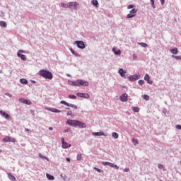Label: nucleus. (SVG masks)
<instances>
[{
  "instance_id": "nucleus-1",
  "label": "nucleus",
  "mask_w": 181,
  "mask_h": 181,
  "mask_svg": "<svg viewBox=\"0 0 181 181\" xmlns=\"http://www.w3.org/2000/svg\"><path fill=\"white\" fill-rule=\"evenodd\" d=\"M70 86H74L75 87H80L81 86L88 87V82L82 79H77L76 81H68Z\"/></svg>"
},
{
  "instance_id": "nucleus-2",
  "label": "nucleus",
  "mask_w": 181,
  "mask_h": 181,
  "mask_svg": "<svg viewBox=\"0 0 181 181\" xmlns=\"http://www.w3.org/2000/svg\"><path fill=\"white\" fill-rule=\"evenodd\" d=\"M40 76L44 78H47L48 80H52V78H53V74H52V72L45 69L40 71Z\"/></svg>"
},
{
  "instance_id": "nucleus-3",
  "label": "nucleus",
  "mask_w": 181,
  "mask_h": 181,
  "mask_svg": "<svg viewBox=\"0 0 181 181\" xmlns=\"http://www.w3.org/2000/svg\"><path fill=\"white\" fill-rule=\"evenodd\" d=\"M74 45H76L77 47L81 49H83L86 47V44L84 43V41H81V40L75 41L74 42Z\"/></svg>"
},
{
  "instance_id": "nucleus-4",
  "label": "nucleus",
  "mask_w": 181,
  "mask_h": 181,
  "mask_svg": "<svg viewBox=\"0 0 181 181\" xmlns=\"http://www.w3.org/2000/svg\"><path fill=\"white\" fill-rule=\"evenodd\" d=\"M140 78L141 75H139V74H136L134 75H132L127 77L129 81H136V80H139Z\"/></svg>"
},
{
  "instance_id": "nucleus-5",
  "label": "nucleus",
  "mask_w": 181,
  "mask_h": 181,
  "mask_svg": "<svg viewBox=\"0 0 181 181\" xmlns=\"http://www.w3.org/2000/svg\"><path fill=\"white\" fill-rule=\"evenodd\" d=\"M138 12V10L136 8H133L129 11V13L127 15V19H131L136 16V13Z\"/></svg>"
},
{
  "instance_id": "nucleus-6",
  "label": "nucleus",
  "mask_w": 181,
  "mask_h": 181,
  "mask_svg": "<svg viewBox=\"0 0 181 181\" xmlns=\"http://www.w3.org/2000/svg\"><path fill=\"white\" fill-rule=\"evenodd\" d=\"M22 53H25V50L19 49L17 52V56H18V57H20V59H21V60H23V62H25L26 56L25 54H22Z\"/></svg>"
},
{
  "instance_id": "nucleus-7",
  "label": "nucleus",
  "mask_w": 181,
  "mask_h": 181,
  "mask_svg": "<svg viewBox=\"0 0 181 181\" xmlns=\"http://www.w3.org/2000/svg\"><path fill=\"white\" fill-rule=\"evenodd\" d=\"M4 142H12L13 144H15L16 142V139L11 137V136H6L3 139Z\"/></svg>"
},
{
  "instance_id": "nucleus-8",
  "label": "nucleus",
  "mask_w": 181,
  "mask_h": 181,
  "mask_svg": "<svg viewBox=\"0 0 181 181\" xmlns=\"http://www.w3.org/2000/svg\"><path fill=\"white\" fill-rule=\"evenodd\" d=\"M76 127H79V128H86V123L76 120L75 124V128H76Z\"/></svg>"
},
{
  "instance_id": "nucleus-9",
  "label": "nucleus",
  "mask_w": 181,
  "mask_h": 181,
  "mask_svg": "<svg viewBox=\"0 0 181 181\" xmlns=\"http://www.w3.org/2000/svg\"><path fill=\"white\" fill-rule=\"evenodd\" d=\"M62 148L64 149H67V148H70V146H71V144L64 141V138L62 139Z\"/></svg>"
},
{
  "instance_id": "nucleus-10",
  "label": "nucleus",
  "mask_w": 181,
  "mask_h": 181,
  "mask_svg": "<svg viewBox=\"0 0 181 181\" xmlns=\"http://www.w3.org/2000/svg\"><path fill=\"white\" fill-rule=\"evenodd\" d=\"M119 98H120V101H122V103H125L128 101V94L124 93L120 96Z\"/></svg>"
},
{
  "instance_id": "nucleus-11",
  "label": "nucleus",
  "mask_w": 181,
  "mask_h": 181,
  "mask_svg": "<svg viewBox=\"0 0 181 181\" xmlns=\"http://www.w3.org/2000/svg\"><path fill=\"white\" fill-rule=\"evenodd\" d=\"M76 95H78V97H81V98H90V95L88 93H78Z\"/></svg>"
},
{
  "instance_id": "nucleus-12",
  "label": "nucleus",
  "mask_w": 181,
  "mask_h": 181,
  "mask_svg": "<svg viewBox=\"0 0 181 181\" xmlns=\"http://www.w3.org/2000/svg\"><path fill=\"white\" fill-rule=\"evenodd\" d=\"M76 120L68 119L66 121V124L68 125H70V127H74L76 128Z\"/></svg>"
},
{
  "instance_id": "nucleus-13",
  "label": "nucleus",
  "mask_w": 181,
  "mask_h": 181,
  "mask_svg": "<svg viewBox=\"0 0 181 181\" xmlns=\"http://www.w3.org/2000/svg\"><path fill=\"white\" fill-rule=\"evenodd\" d=\"M0 114L3 115L6 119H11V116L8 113L5 112V111L1 110Z\"/></svg>"
},
{
  "instance_id": "nucleus-14",
  "label": "nucleus",
  "mask_w": 181,
  "mask_h": 181,
  "mask_svg": "<svg viewBox=\"0 0 181 181\" xmlns=\"http://www.w3.org/2000/svg\"><path fill=\"white\" fill-rule=\"evenodd\" d=\"M91 4L93 6H95V8H98L100 6V4L97 0H91Z\"/></svg>"
},
{
  "instance_id": "nucleus-15",
  "label": "nucleus",
  "mask_w": 181,
  "mask_h": 181,
  "mask_svg": "<svg viewBox=\"0 0 181 181\" xmlns=\"http://www.w3.org/2000/svg\"><path fill=\"white\" fill-rule=\"evenodd\" d=\"M119 73L121 77H125V76H127V71H124L123 69H119Z\"/></svg>"
},
{
  "instance_id": "nucleus-16",
  "label": "nucleus",
  "mask_w": 181,
  "mask_h": 181,
  "mask_svg": "<svg viewBox=\"0 0 181 181\" xmlns=\"http://www.w3.org/2000/svg\"><path fill=\"white\" fill-rule=\"evenodd\" d=\"M8 179L11 181H16V178L11 173H7Z\"/></svg>"
},
{
  "instance_id": "nucleus-17",
  "label": "nucleus",
  "mask_w": 181,
  "mask_h": 181,
  "mask_svg": "<svg viewBox=\"0 0 181 181\" xmlns=\"http://www.w3.org/2000/svg\"><path fill=\"white\" fill-rule=\"evenodd\" d=\"M78 5V4L77 2H69L68 6L70 8H73V6H74V8H76Z\"/></svg>"
},
{
  "instance_id": "nucleus-18",
  "label": "nucleus",
  "mask_w": 181,
  "mask_h": 181,
  "mask_svg": "<svg viewBox=\"0 0 181 181\" xmlns=\"http://www.w3.org/2000/svg\"><path fill=\"white\" fill-rule=\"evenodd\" d=\"M93 135H94L95 136H104V135H105L103 132H93Z\"/></svg>"
},
{
  "instance_id": "nucleus-19",
  "label": "nucleus",
  "mask_w": 181,
  "mask_h": 181,
  "mask_svg": "<svg viewBox=\"0 0 181 181\" xmlns=\"http://www.w3.org/2000/svg\"><path fill=\"white\" fill-rule=\"evenodd\" d=\"M112 52H113V53H115V54H116L117 56H119V54H121V50L119 49L117 50L115 48H112Z\"/></svg>"
},
{
  "instance_id": "nucleus-20",
  "label": "nucleus",
  "mask_w": 181,
  "mask_h": 181,
  "mask_svg": "<svg viewBox=\"0 0 181 181\" xmlns=\"http://www.w3.org/2000/svg\"><path fill=\"white\" fill-rule=\"evenodd\" d=\"M150 78H151L148 74H146V76H144V80H146V81H147L148 84H152V81L149 80Z\"/></svg>"
},
{
  "instance_id": "nucleus-21",
  "label": "nucleus",
  "mask_w": 181,
  "mask_h": 181,
  "mask_svg": "<svg viewBox=\"0 0 181 181\" xmlns=\"http://www.w3.org/2000/svg\"><path fill=\"white\" fill-rule=\"evenodd\" d=\"M170 52L173 54H177V53H179V50L176 47H175L170 49Z\"/></svg>"
},
{
  "instance_id": "nucleus-22",
  "label": "nucleus",
  "mask_w": 181,
  "mask_h": 181,
  "mask_svg": "<svg viewBox=\"0 0 181 181\" xmlns=\"http://www.w3.org/2000/svg\"><path fill=\"white\" fill-rule=\"evenodd\" d=\"M49 111H51V112H62L61 110L56 109V108H50L49 109Z\"/></svg>"
},
{
  "instance_id": "nucleus-23",
  "label": "nucleus",
  "mask_w": 181,
  "mask_h": 181,
  "mask_svg": "<svg viewBox=\"0 0 181 181\" xmlns=\"http://www.w3.org/2000/svg\"><path fill=\"white\" fill-rule=\"evenodd\" d=\"M46 176L49 180H54V177L49 173L46 174Z\"/></svg>"
},
{
  "instance_id": "nucleus-24",
  "label": "nucleus",
  "mask_w": 181,
  "mask_h": 181,
  "mask_svg": "<svg viewBox=\"0 0 181 181\" xmlns=\"http://www.w3.org/2000/svg\"><path fill=\"white\" fill-rule=\"evenodd\" d=\"M0 26H1V28H6V26H7L6 22L0 21Z\"/></svg>"
},
{
  "instance_id": "nucleus-25",
  "label": "nucleus",
  "mask_w": 181,
  "mask_h": 181,
  "mask_svg": "<svg viewBox=\"0 0 181 181\" xmlns=\"http://www.w3.org/2000/svg\"><path fill=\"white\" fill-rule=\"evenodd\" d=\"M112 136H113V138H115V139H118L119 135H118V133L117 132H113L112 134Z\"/></svg>"
},
{
  "instance_id": "nucleus-26",
  "label": "nucleus",
  "mask_w": 181,
  "mask_h": 181,
  "mask_svg": "<svg viewBox=\"0 0 181 181\" xmlns=\"http://www.w3.org/2000/svg\"><path fill=\"white\" fill-rule=\"evenodd\" d=\"M20 82L21 83V84H28V80H26L25 78L21 79Z\"/></svg>"
},
{
  "instance_id": "nucleus-27",
  "label": "nucleus",
  "mask_w": 181,
  "mask_h": 181,
  "mask_svg": "<svg viewBox=\"0 0 181 181\" xmlns=\"http://www.w3.org/2000/svg\"><path fill=\"white\" fill-rule=\"evenodd\" d=\"M69 98H70L71 100H76L77 98V97L74 95H69Z\"/></svg>"
},
{
  "instance_id": "nucleus-28",
  "label": "nucleus",
  "mask_w": 181,
  "mask_h": 181,
  "mask_svg": "<svg viewBox=\"0 0 181 181\" xmlns=\"http://www.w3.org/2000/svg\"><path fill=\"white\" fill-rule=\"evenodd\" d=\"M143 98L146 100V101H149V95H144Z\"/></svg>"
},
{
  "instance_id": "nucleus-29",
  "label": "nucleus",
  "mask_w": 181,
  "mask_h": 181,
  "mask_svg": "<svg viewBox=\"0 0 181 181\" xmlns=\"http://www.w3.org/2000/svg\"><path fill=\"white\" fill-rule=\"evenodd\" d=\"M60 104H63L64 105H66V107H69V103H68L67 102L64 101V100H62L60 102Z\"/></svg>"
},
{
  "instance_id": "nucleus-30",
  "label": "nucleus",
  "mask_w": 181,
  "mask_h": 181,
  "mask_svg": "<svg viewBox=\"0 0 181 181\" xmlns=\"http://www.w3.org/2000/svg\"><path fill=\"white\" fill-rule=\"evenodd\" d=\"M68 107H71V108H74L75 110H77V105H73V104H70L68 105Z\"/></svg>"
},
{
  "instance_id": "nucleus-31",
  "label": "nucleus",
  "mask_w": 181,
  "mask_h": 181,
  "mask_svg": "<svg viewBox=\"0 0 181 181\" xmlns=\"http://www.w3.org/2000/svg\"><path fill=\"white\" fill-rule=\"evenodd\" d=\"M134 112H139V107H133Z\"/></svg>"
},
{
  "instance_id": "nucleus-32",
  "label": "nucleus",
  "mask_w": 181,
  "mask_h": 181,
  "mask_svg": "<svg viewBox=\"0 0 181 181\" xmlns=\"http://www.w3.org/2000/svg\"><path fill=\"white\" fill-rule=\"evenodd\" d=\"M150 2L151 4V6L153 8V9H155V8H156V6H155V0H150Z\"/></svg>"
},
{
  "instance_id": "nucleus-33",
  "label": "nucleus",
  "mask_w": 181,
  "mask_h": 181,
  "mask_svg": "<svg viewBox=\"0 0 181 181\" xmlns=\"http://www.w3.org/2000/svg\"><path fill=\"white\" fill-rule=\"evenodd\" d=\"M139 45H141L142 47H148V44L145 42H140Z\"/></svg>"
},
{
  "instance_id": "nucleus-34",
  "label": "nucleus",
  "mask_w": 181,
  "mask_h": 181,
  "mask_svg": "<svg viewBox=\"0 0 181 181\" xmlns=\"http://www.w3.org/2000/svg\"><path fill=\"white\" fill-rule=\"evenodd\" d=\"M18 101H20V103H22L23 104H25V103L26 102V99L21 98L18 99Z\"/></svg>"
},
{
  "instance_id": "nucleus-35",
  "label": "nucleus",
  "mask_w": 181,
  "mask_h": 181,
  "mask_svg": "<svg viewBox=\"0 0 181 181\" xmlns=\"http://www.w3.org/2000/svg\"><path fill=\"white\" fill-rule=\"evenodd\" d=\"M61 6L62 8H68L69 7V4H64V3H62L61 4Z\"/></svg>"
},
{
  "instance_id": "nucleus-36",
  "label": "nucleus",
  "mask_w": 181,
  "mask_h": 181,
  "mask_svg": "<svg viewBox=\"0 0 181 181\" xmlns=\"http://www.w3.org/2000/svg\"><path fill=\"white\" fill-rule=\"evenodd\" d=\"M82 158L83 157H82L81 154H78L76 159H77V160H81Z\"/></svg>"
},
{
  "instance_id": "nucleus-37",
  "label": "nucleus",
  "mask_w": 181,
  "mask_h": 181,
  "mask_svg": "<svg viewBox=\"0 0 181 181\" xmlns=\"http://www.w3.org/2000/svg\"><path fill=\"white\" fill-rule=\"evenodd\" d=\"M132 8H135V5L130 4L127 6V9H132Z\"/></svg>"
},
{
  "instance_id": "nucleus-38",
  "label": "nucleus",
  "mask_w": 181,
  "mask_h": 181,
  "mask_svg": "<svg viewBox=\"0 0 181 181\" xmlns=\"http://www.w3.org/2000/svg\"><path fill=\"white\" fill-rule=\"evenodd\" d=\"M172 57L176 60H179V59H180V56L173 55Z\"/></svg>"
},
{
  "instance_id": "nucleus-39",
  "label": "nucleus",
  "mask_w": 181,
  "mask_h": 181,
  "mask_svg": "<svg viewBox=\"0 0 181 181\" xmlns=\"http://www.w3.org/2000/svg\"><path fill=\"white\" fill-rule=\"evenodd\" d=\"M139 84L140 86H142V85L145 84V81H144V80H139Z\"/></svg>"
},
{
  "instance_id": "nucleus-40",
  "label": "nucleus",
  "mask_w": 181,
  "mask_h": 181,
  "mask_svg": "<svg viewBox=\"0 0 181 181\" xmlns=\"http://www.w3.org/2000/svg\"><path fill=\"white\" fill-rule=\"evenodd\" d=\"M25 104H26L27 105H30V104H32V102H30V100L26 99Z\"/></svg>"
},
{
  "instance_id": "nucleus-41",
  "label": "nucleus",
  "mask_w": 181,
  "mask_h": 181,
  "mask_svg": "<svg viewBox=\"0 0 181 181\" xmlns=\"http://www.w3.org/2000/svg\"><path fill=\"white\" fill-rule=\"evenodd\" d=\"M93 169H95V170H97V172H98L99 173H102L103 172V170L97 168L95 167H94Z\"/></svg>"
},
{
  "instance_id": "nucleus-42",
  "label": "nucleus",
  "mask_w": 181,
  "mask_h": 181,
  "mask_svg": "<svg viewBox=\"0 0 181 181\" xmlns=\"http://www.w3.org/2000/svg\"><path fill=\"white\" fill-rule=\"evenodd\" d=\"M132 142H133L134 145H135V146L138 145V144H139L138 140L134 139H132Z\"/></svg>"
},
{
  "instance_id": "nucleus-43",
  "label": "nucleus",
  "mask_w": 181,
  "mask_h": 181,
  "mask_svg": "<svg viewBox=\"0 0 181 181\" xmlns=\"http://www.w3.org/2000/svg\"><path fill=\"white\" fill-rule=\"evenodd\" d=\"M110 162H103L102 164L103 165V166H107V165H110Z\"/></svg>"
},
{
  "instance_id": "nucleus-44",
  "label": "nucleus",
  "mask_w": 181,
  "mask_h": 181,
  "mask_svg": "<svg viewBox=\"0 0 181 181\" xmlns=\"http://www.w3.org/2000/svg\"><path fill=\"white\" fill-rule=\"evenodd\" d=\"M70 52L72 53V54H76V51H74V49L72 48L70 49Z\"/></svg>"
},
{
  "instance_id": "nucleus-45",
  "label": "nucleus",
  "mask_w": 181,
  "mask_h": 181,
  "mask_svg": "<svg viewBox=\"0 0 181 181\" xmlns=\"http://www.w3.org/2000/svg\"><path fill=\"white\" fill-rule=\"evenodd\" d=\"M176 129H181V125L180 124L176 125Z\"/></svg>"
},
{
  "instance_id": "nucleus-46",
  "label": "nucleus",
  "mask_w": 181,
  "mask_h": 181,
  "mask_svg": "<svg viewBox=\"0 0 181 181\" xmlns=\"http://www.w3.org/2000/svg\"><path fill=\"white\" fill-rule=\"evenodd\" d=\"M158 166L159 169H163V165H162L161 164H158Z\"/></svg>"
},
{
  "instance_id": "nucleus-47",
  "label": "nucleus",
  "mask_w": 181,
  "mask_h": 181,
  "mask_svg": "<svg viewBox=\"0 0 181 181\" xmlns=\"http://www.w3.org/2000/svg\"><path fill=\"white\" fill-rule=\"evenodd\" d=\"M74 56H76V57H80V54L75 52Z\"/></svg>"
},
{
  "instance_id": "nucleus-48",
  "label": "nucleus",
  "mask_w": 181,
  "mask_h": 181,
  "mask_svg": "<svg viewBox=\"0 0 181 181\" xmlns=\"http://www.w3.org/2000/svg\"><path fill=\"white\" fill-rule=\"evenodd\" d=\"M123 172H129V168H124Z\"/></svg>"
},
{
  "instance_id": "nucleus-49",
  "label": "nucleus",
  "mask_w": 181,
  "mask_h": 181,
  "mask_svg": "<svg viewBox=\"0 0 181 181\" xmlns=\"http://www.w3.org/2000/svg\"><path fill=\"white\" fill-rule=\"evenodd\" d=\"M114 165H115V164L112 163H110L109 164V166H110L111 168H114Z\"/></svg>"
},
{
  "instance_id": "nucleus-50",
  "label": "nucleus",
  "mask_w": 181,
  "mask_h": 181,
  "mask_svg": "<svg viewBox=\"0 0 181 181\" xmlns=\"http://www.w3.org/2000/svg\"><path fill=\"white\" fill-rule=\"evenodd\" d=\"M113 168H115L117 170L119 169V167L118 165H115V164L113 166Z\"/></svg>"
},
{
  "instance_id": "nucleus-51",
  "label": "nucleus",
  "mask_w": 181,
  "mask_h": 181,
  "mask_svg": "<svg viewBox=\"0 0 181 181\" xmlns=\"http://www.w3.org/2000/svg\"><path fill=\"white\" fill-rule=\"evenodd\" d=\"M161 2V5H165V0H160Z\"/></svg>"
},
{
  "instance_id": "nucleus-52",
  "label": "nucleus",
  "mask_w": 181,
  "mask_h": 181,
  "mask_svg": "<svg viewBox=\"0 0 181 181\" xmlns=\"http://www.w3.org/2000/svg\"><path fill=\"white\" fill-rule=\"evenodd\" d=\"M71 114H72V112L71 111H69L68 112H67V115L69 116V115H71Z\"/></svg>"
},
{
  "instance_id": "nucleus-53",
  "label": "nucleus",
  "mask_w": 181,
  "mask_h": 181,
  "mask_svg": "<svg viewBox=\"0 0 181 181\" xmlns=\"http://www.w3.org/2000/svg\"><path fill=\"white\" fill-rule=\"evenodd\" d=\"M25 132H30V129H25Z\"/></svg>"
},
{
  "instance_id": "nucleus-54",
  "label": "nucleus",
  "mask_w": 181,
  "mask_h": 181,
  "mask_svg": "<svg viewBox=\"0 0 181 181\" xmlns=\"http://www.w3.org/2000/svg\"><path fill=\"white\" fill-rule=\"evenodd\" d=\"M49 131H53V127H49Z\"/></svg>"
},
{
  "instance_id": "nucleus-55",
  "label": "nucleus",
  "mask_w": 181,
  "mask_h": 181,
  "mask_svg": "<svg viewBox=\"0 0 181 181\" xmlns=\"http://www.w3.org/2000/svg\"><path fill=\"white\" fill-rule=\"evenodd\" d=\"M66 160H67V162H70V158H66Z\"/></svg>"
},
{
  "instance_id": "nucleus-56",
  "label": "nucleus",
  "mask_w": 181,
  "mask_h": 181,
  "mask_svg": "<svg viewBox=\"0 0 181 181\" xmlns=\"http://www.w3.org/2000/svg\"><path fill=\"white\" fill-rule=\"evenodd\" d=\"M66 110H70V108H69V107H66Z\"/></svg>"
},
{
  "instance_id": "nucleus-57",
  "label": "nucleus",
  "mask_w": 181,
  "mask_h": 181,
  "mask_svg": "<svg viewBox=\"0 0 181 181\" xmlns=\"http://www.w3.org/2000/svg\"><path fill=\"white\" fill-rule=\"evenodd\" d=\"M0 153H2V150H0Z\"/></svg>"
}]
</instances>
